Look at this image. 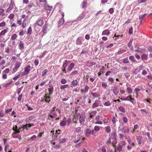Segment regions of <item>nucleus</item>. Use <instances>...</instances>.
<instances>
[{
  "label": "nucleus",
  "mask_w": 152,
  "mask_h": 152,
  "mask_svg": "<svg viewBox=\"0 0 152 152\" xmlns=\"http://www.w3.org/2000/svg\"><path fill=\"white\" fill-rule=\"evenodd\" d=\"M55 107H53L52 109L51 110L50 113L49 114V116L51 118H53L56 115V113L55 111Z\"/></svg>",
  "instance_id": "1"
},
{
  "label": "nucleus",
  "mask_w": 152,
  "mask_h": 152,
  "mask_svg": "<svg viewBox=\"0 0 152 152\" xmlns=\"http://www.w3.org/2000/svg\"><path fill=\"white\" fill-rule=\"evenodd\" d=\"M31 67L30 65H28L26 67L22 75H27L28 74L30 70Z\"/></svg>",
  "instance_id": "2"
},
{
  "label": "nucleus",
  "mask_w": 152,
  "mask_h": 152,
  "mask_svg": "<svg viewBox=\"0 0 152 152\" xmlns=\"http://www.w3.org/2000/svg\"><path fill=\"white\" fill-rule=\"evenodd\" d=\"M86 118V116L84 114H81L79 118V121L81 124H83L85 121V119Z\"/></svg>",
  "instance_id": "3"
},
{
  "label": "nucleus",
  "mask_w": 152,
  "mask_h": 152,
  "mask_svg": "<svg viewBox=\"0 0 152 152\" xmlns=\"http://www.w3.org/2000/svg\"><path fill=\"white\" fill-rule=\"evenodd\" d=\"M143 65H141L137 67L134 71V73L135 74L139 72L140 71L142 70L143 68Z\"/></svg>",
  "instance_id": "4"
},
{
  "label": "nucleus",
  "mask_w": 152,
  "mask_h": 152,
  "mask_svg": "<svg viewBox=\"0 0 152 152\" xmlns=\"http://www.w3.org/2000/svg\"><path fill=\"white\" fill-rule=\"evenodd\" d=\"M21 64L19 62H18L16 63L15 67L13 69V70L14 72H15L20 66Z\"/></svg>",
  "instance_id": "5"
},
{
  "label": "nucleus",
  "mask_w": 152,
  "mask_h": 152,
  "mask_svg": "<svg viewBox=\"0 0 152 152\" xmlns=\"http://www.w3.org/2000/svg\"><path fill=\"white\" fill-rule=\"evenodd\" d=\"M125 101H130L132 103L134 102V98H132L131 95H129L125 98Z\"/></svg>",
  "instance_id": "6"
},
{
  "label": "nucleus",
  "mask_w": 152,
  "mask_h": 152,
  "mask_svg": "<svg viewBox=\"0 0 152 152\" xmlns=\"http://www.w3.org/2000/svg\"><path fill=\"white\" fill-rule=\"evenodd\" d=\"M125 138L127 140V141H128V143L130 145H132V146H134V143L131 141V138L130 137L126 136Z\"/></svg>",
  "instance_id": "7"
},
{
  "label": "nucleus",
  "mask_w": 152,
  "mask_h": 152,
  "mask_svg": "<svg viewBox=\"0 0 152 152\" xmlns=\"http://www.w3.org/2000/svg\"><path fill=\"white\" fill-rule=\"evenodd\" d=\"M89 87L87 85H86L83 89H81V92L82 93H86L88 91Z\"/></svg>",
  "instance_id": "8"
},
{
  "label": "nucleus",
  "mask_w": 152,
  "mask_h": 152,
  "mask_svg": "<svg viewBox=\"0 0 152 152\" xmlns=\"http://www.w3.org/2000/svg\"><path fill=\"white\" fill-rule=\"evenodd\" d=\"M44 23L43 21L40 19H38L36 22V24L39 26H41Z\"/></svg>",
  "instance_id": "9"
},
{
  "label": "nucleus",
  "mask_w": 152,
  "mask_h": 152,
  "mask_svg": "<svg viewBox=\"0 0 152 152\" xmlns=\"http://www.w3.org/2000/svg\"><path fill=\"white\" fill-rule=\"evenodd\" d=\"M24 43L22 41H20L19 43V48L21 50L24 49Z\"/></svg>",
  "instance_id": "10"
},
{
  "label": "nucleus",
  "mask_w": 152,
  "mask_h": 152,
  "mask_svg": "<svg viewBox=\"0 0 152 152\" xmlns=\"http://www.w3.org/2000/svg\"><path fill=\"white\" fill-rule=\"evenodd\" d=\"M49 96V95L48 96H47V94H46L44 96L45 101L48 103H49L50 101L51 97Z\"/></svg>",
  "instance_id": "11"
},
{
  "label": "nucleus",
  "mask_w": 152,
  "mask_h": 152,
  "mask_svg": "<svg viewBox=\"0 0 152 152\" xmlns=\"http://www.w3.org/2000/svg\"><path fill=\"white\" fill-rule=\"evenodd\" d=\"M113 91L114 94L116 95H117L119 93V90L118 88L116 86H115L113 88Z\"/></svg>",
  "instance_id": "12"
},
{
  "label": "nucleus",
  "mask_w": 152,
  "mask_h": 152,
  "mask_svg": "<svg viewBox=\"0 0 152 152\" xmlns=\"http://www.w3.org/2000/svg\"><path fill=\"white\" fill-rule=\"evenodd\" d=\"M82 39L81 38L78 37L76 40V44L77 45H81L82 44Z\"/></svg>",
  "instance_id": "13"
},
{
  "label": "nucleus",
  "mask_w": 152,
  "mask_h": 152,
  "mask_svg": "<svg viewBox=\"0 0 152 152\" xmlns=\"http://www.w3.org/2000/svg\"><path fill=\"white\" fill-rule=\"evenodd\" d=\"M113 138L114 139V141L113 142L112 144L113 146L115 147V146L116 143L117 142V140L116 139V136L115 133H114V137Z\"/></svg>",
  "instance_id": "14"
},
{
  "label": "nucleus",
  "mask_w": 152,
  "mask_h": 152,
  "mask_svg": "<svg viewBox=\"0 0 152 152\" xmlns=\"http://www.w3.org/2000/svg\"><path fill=\"white\" fill-rule=\"evenodd\" d=\"M110 34L109 30L108 29L104 30L102 33V35H108Z\"/></svg>",
  "instance_id": "15"
},
{
  "label": "nucleus",
  "mask_w": 152,
  "mask_h": 152,
  "mask_svg": "<svg viewBox=\"0 0 152 152\" xmlns=\"http://www.w3.org/2000/svg\"><path fill=\"white\" fill-rule=\"evenodd\" d=\"M96 113L97 112L96 111H93L89 113V115H90L89 118H92L94 116H95Z\"/></svg>",
  "instance_id": "16"
},
{
  "label": "nucleus",
  "mask_w": 152,
  "mask_h": 152,
  "mask_svg": "<svg viewBox=\"0 0 152 152\" xmlns=\"http://www.w3.org/2000/svg\"><path fill=\"white\" fill-rule=\"evenodd\" d=\"M91 130L89 129H87L86 131V135L87 137H89L91 134Z\"/></svg>",
  "instance_id": "17"
},
{
  "label": "nucleus",
  "mask_w": 152,
  "mask_h": 152,
  "mask_svg": "<svg viewBox=\"0 0 152 152\" xmlns=\"http://www.w3.org/2000/svg\"><path fill=\"white\" fill-rule=\"evenodd\" d=\"M53 89V86H49V88H48V90L49 91L48 95H50L52 94Z\"/></svg>",
  "instance_id": "18"
},
{
  "label": "nucleus",
  "mask_w": 152,
  "mask_h": 152,
  "mask_svg": "<svg viewBox=\"0 0 152 152\" xmlns=\"http://www.w3.org/2000/svg\"><path fill=\"white\" fill-rule=\"evenodd\" d=\"M91 94L94 97H98L100 95L99 93L98 92H96L95 93H93L91 92Z\"/></svg>",
  "instance_id": "19"
},
{
  "label": "nucleus",
  "mask_w": 152,
  "mask_h": 152,
  "mask_svg": "<svg viewBox=\"0 0 152 152\" xmlns=\"http://www.w3.org/2000/svg\"><path fill=\"white\" fill-rule=\"evenodd\" d=\"M34 118V117L33 116H31L30 117L27 118L26 119V123H29L30 121L33 119Z\"/></svg>",
  "instance_id": "20"
},
{
  "label": "nucleus",
  "mask_w": 152,
  "mask_h": 152,
  "mask_svg": "<svg viewBox=\"0 0 152 152\" xmlns=\"http://www.w3.org/2000/svg\"><path fill=\"white\" fill-rule=\"evenodd\" d=\"M48 25L46 24H45L43 27L42 32L44 34L47 33V28Z\"/></svg>",
  "instance_id": "21"
},
{
  "label": "nucleus",
  "mask_w": 152,
  "mask_h": 152,
  "mask_svg": "<svg viewBox=\"0 0 152 152\" xmlns=\"http://www.w3.org/2000/svg\"><path fill=\"white\" fill-rule=\"evenodd\" d=\"M98 100H95L94 103L92 105V107L93 108H94L99 106V103H98Z\"/></svg>",
  "instance_id": "22"
},
{
  "label": "nucleus",
  "mask_w": 152,
  "mask_h": 152,
  "mask_svg": "<svg viewBox=\"0 0 152 152\" xmlns=\"http://www.w3.org/2000/svg\"><path fill=\"white\" fill-rule=\"evenodd\" d=\"M85 14L84 12H83L78 17L77 19L78 20H80L83 18L85 17Z\"/></svg>",
  "instance_id": "23"
},
{
  "label": "nucleus",
  "mask_w": 152,
  "mask_h": 152,
  "mask_svg": "<svg viewBox=\"0 0 152 152\" xmlns=\"http://www.w3.org/2000/svg\"><path fill=\"white\" fill-rule=\"evenodd\" d=\"M64 23V18H61V19H60L59 21H58V26H61Z\"/></svg>",
  "instance_id": "24"
},
{
  "label": "nucleus",
  "mask_w": 152,
  "mask_h": 152,
  "mask_svg": "<svg viewBox=\"0 0 152 152\" xmlns=\"http://www.w3.org/2000/svg\"><path fill=\"white\" fill-rule=\"evenodd\" d=\"M75 64L73 63H71L69 65L68 67V70L69 71H71L72 69V68L74 67Z\"/></svg>",
  "instance_id": "25"
},
{
  "label": "nucleus",
  "mask_w": 152,
  "mask_h": 152,
  "mask_svg": "<svg viewBox=\"0 0 152 152\" xmlns=\"http://www.w3.org/2000/svg\"><path fill=\"white\" fill-rule=\"evenodd\" d=\"M104 129L108 133H110L111 131V128L110 126H106L104 127Z\"/></svg>",
  "instance_id": "26"
},
{
  "label": "nucleus",
  "mask_w": 152,
  "mask_h": 152,
  "mask_svg": "<svg viewBox=\"0 0 152 152\" xmlns=\"http://www.w3.org/2000/svg\"><path fill=\"white\" fill-rule=\"evenodd\" d=\"M102 87L105 89H106L108 86L107 83L104 82H102Z\"/></svg>",
  "instance_id": "27"
},
{
  "label": "nucleus",
  "mask_w": 152,
  "mask_h": 152,
  "mask_svg": "<svg viewBox=\"0 0 152 152\" xmlns=\"http://www.w3.org/2000/svg\"><path fill=\"white\" fill-rule=\"evenodd\" d=\"M65 121L66 123V125H67L68 126H69L70 125L72 121V120L70 118H68L67 120H65Z\"/></svg>",
  "instance_id": "28"
},
{
  "label": "nucleus",
  "mask_w": 152,
  "mask_h": 152,
  "mask_svg": "<svg viewBox=\"0 0 152 152\" xmlns=\"http://www.w3.org/2000/svg\"><path fill=\"white\" fill-rule=\"evenodd\" d=\"M142 138V137L140 136L137 137V140L139 144H141Z\"/></svg>",
  "instance_id": "29"
},
{
  "label": "nucleus",
  "mask_w": 152,
  "mask_h": 152,
  "mask_svg": "<svg viewBox=\"0 0 152 152\" xmlns=\"http://www.w3.org/2000/svg\"><path fill=\"white\" fill-rule=\"evenodd\" d=\"M75 132L77 133H80L82 132L81 128L80 127L77 128L75 130Z\"/></svg>",
  "instance_id": "30"
},
{
  "label": "nucleus",
  "mask_w": 152,
  "mask_h": 152,
  "mask_svg": "<svg viewBox=\"0 0 152 152\" xmlns=\"http://www.w3.org/2000/svg\"><path fill=\"white\" fill-rule=\"evenodd\" d=\"M7 31V30L6 29H4L2 30L0 33V36H4L5 35V33Z\"/></svg>",
  "instance_id": "31"
},
{
  "label": "nucleus",
  "mask_w": 152,
  "mask_h": 152,
  "mask_svg": "<svg viewBox=\"0 0 152 152\" xmlns=\"http://www.w3.org/2000/svg\"><path fill=\"white\" fill-rule=\"evenodd\" d=\"M77 137L76 139H75L74 141V142L75 143H77L79 141L81 138V137L79 135H77Z\"/></svg>",
  "instance_id": "32"
},
{
  "label": "nucleus",
  "mask_w": 152,
  "mask_h": 152,
  "mask_svg": "<svg viewBox=\"0 0 152 152\" xmlns=\"http://www.w3.org/2000/svg\"><path fill=\"white\" fill-rule=\"evenodd\" d=\"M126 92L129 94H130L132 92V90L130 87L127 88Z\"/></svg>",
  "instance_id": "33"
},
{
  "label": "nucleus",
  "mask_w": 152,
  "mask_h": 152,
  "mask_svg": "<svg viewBox=\"0 0 152 152\" xmlns=\"http://www.w3.org/2000/svg\"><path fill=\"white\" fill-rule=\"evenodd\" d=\"M77 83L78 81L77 80H74L72 82V85L73 86H77Z\"/></svg>",
  "instance_id": "34"
},
{
  "label": "nucleus",
  "mask_w": 152,
  "mask_h": 152,
  "mask_svg": "<svg viewBox=\"0 0 152 152\" xmlns=\"http://www.w3.org/2000/svg\"><path fill=\"white\" fill-rule=\"evenodd\" d=\"M125 51H126V50H122L118 51V52L116 53L115 54L116 55L118 56V55L123 53L125 52Z\"/></svg>",
  "instance_id": "35"
},
{
  "label": "nucleus",
  "mask_w": 152,
  "mask_h": 152,
  "mask_svg": "<svg viewBox=\"0 0 152 152\" xmlns=\"http://www.w3.org/2000/svg\"><path fill=\"white\" fill-rule=\"evenodd\" d=\"M69 63V62L66 61V60L65 62L64 63L62 67L64 69H65L67 66V65L68 64V63Z\"/></svg>",
  "instance_id": "36"
},
{
  "label": "nucleus",
  "mask_w": 152,
  "mask_h": 152,
  "mask_svg": "<svg viewBox=\"0 0 152 152\" xmlns=\"http://www.w3.org/2000/svg\"><path fill=\"white\" fill-rule=\"evenodd\" d=\"M65 119H64V120L60 123V125L61 126H64L66 124V123L65 121Z\"/></svg>",
  "instance_id": "37"
},
{
  "label": "nucleus",
  "mask_w": 152,
  "mask_h": 152,
  "mask_svg": "<svg viewBox=\"0 0 152 152\" xmlns=\"http://www.w3.org/2000/svg\"><path fill=\"white\" fill-rule=\"evenodd\" d=\"M14 6L15 3L14 2L12 1H11L9 6V7H10V8L12 9L14 7Z\"/></svg>",
  "instance_id": "38"
},
{
  "label": "nucleus",
  "mask_w": 152,
  "mask_h": 152,
  "mask_svg": "<svg viewBox=\"0 0 152 152\" xmlns=\"http://www.w3.org/2000/svg\"><path fill=\"white\" fill-rule=\"evenodd\" d=\"M147 55L146 54H143L141 56V58L142 60H147Z\"/></svg>",
  "instance_id": "39"
},
{
  "label": "nucleus",
  "mask_w": 152,
  "mask_h": 152,
  "mask_svg": "<svg viewBox=\"0 0 152 152\" xmlns=\"http://www.w3.org/2000/svg\"><path fill=\"white\" fill-rule=\"evenodd\" d=\"M122 146L120 145H118L117 148V150L119 152H120L122 150Z\"/></svg>",
  "instance_id": "40"
},
{
  "label": "nucleus",
  "mask_w": 152,
  "mask_h": 152,
  "mask_svg": "<svg viewBox=\"0 0 152 152\" xmlns=\"http://www.w3.org/2000/svg\"><path fill=\"white\" fill-rule=\"evenodd\" d=\"M68 84H66L62 85L60 87V89L61 90H63L65 88H67L68 87Z\"/></svg>",
  "instance_id": "41"
},
{
  "label": "nucleus",
  "mask_w": 152,
  "mask_h": 152,
  "mask_svg": "<svg viewBox=\"0 0 152 152\" xmlns=\"http://www.w3.org/2000/svg\"><path fill=\"white\" fill-rule=\"evenodd\" d=\"M22 76L23 75H22V74H19L17 76H15L14 77L13 79L15 80H17L18 78Z\"/></svg>",
  "instance_id": "42"
},
{
  "label": "nucleus",
  "mask_w": 152,
  "mask_h": 152,
  "mask_svg": "<svg viewBox=\"0 0 152 152\" xmlns=\"http://www.w3.org/2000/svg\"><path fill=\"white\" fill-rule=\"evenodd\" d=\"M22 128L23 129V130L24 129H26V130H28V126L26 125V124L25 125H23L22 127L20 128V129H21Z\"/></svg>",
  "instance_id": "43"
},
{
  "label": "nucleus",
  "mask_w": 152,
  "mask_h": 152,
  "mask_svg": "<svg viewBox=\"0 0 152 152\" xmlns=\"http://www.w3.org/2000/svg\"><path fill=\"white\" fill-rule=\"evenodd\" d=\"M103 104L105 106H110L111 105V103L109 101H108L104 103Z\"/></svg>",
  "instance_id": "44"
},
{
  "label": "nucleus",
  "mask_w": 152,
  "mask_h": 152,
  "mask_svg": "<svg viewBox=\"0 0 152 152\" xmlns=\"http://www.w3.org/2000/svg\"><path fill=\"white\" fill-rule=\"evenodd\" d=\"M32 29L31 27H29L27 33L28 34H31L32 32Z\"/></svg>",
  "instance_id": "45"
},
{
  "label": "nucleus",
  "mask_w": 152,
  "mask_h": 152,
  "mask_svg": "<svg viewBox=\"0 0 152 152\" xmlns=\"http://www.w3.org/2000/svg\"><path fill=\"white\" fill-rule=\"evenodd\" d=\"M12 136L14 138H17L18 136L19 135V134L14 132L13 133H12Z\"/></svg>",
  "instance_id": "46"
},
{
  "label": "nucleus",
  "mask_w": 152,
  "mask_h": 152,
  "mask_svg": "<svg viewBox=\"0 0 152 152\" xmlns=\"http://www.w3.org/2000/svg\"><path fill=\"white\" fill-rule=\"evenodd\" d=\"M48 72V70L47 69L44 70L42 72V76H44Z\"/></svg>",
  "instance_id": "47"
},
{
  "label": "nucleus",
  "mask_w": 152,
  "mask_h": 152,
  "mask_svg": "<svg viewBox=\"0 0 152 152\" xmlns=\"http://www.w3.org/2000/svg\"><path fill=\"white\" fill-rule=\"evenodd\" d=\"M10 72V70L9 68H6L2 72V73H5V74L8 73Z\"/></svg>",
  "instance_id": "48"
},
{
  "label": "nucleus",
  "mask_w": 152,
  "mask_h": 152,
  "mask_svg": "<svg viewBox=\"0 0 152 152\" xmlns=\"http://www.w3.org/2000/svg\"><path fill=\"white\" fill-rule=\"evenodd\" d=\"M17 37V35L16 34H15L12 35L11 37V39L13 40L15 39Z\"/></svg>",
  "instance_id": "49"
},
{
  "label": "nucleus",
  "mask_w": 152,
  "mask_h": 152,
  "mask_svg": "<svg viewBox=\"0 0 152 152\" xmlns=\"http://www.w3.org/2000/svg\"><path fill=\"white\" fill-rule=\"evenodd\" d=\"M94 130L96 131H98L100 130V127L97 126H95L94 128Z\"/></svg>",
  "instance_id": "50"
},
{
  "label": "nucleus",
  "mask_w": 152,
  "mask_h": 152,
  "mask_svg": "<svg viewBox=\"0 0 152 152\" xmlns=\"http://www.w3.org/2000/svg\"><path fill=\"white\" fill-rule=\"evenodd\" d=\"M86 4L87 2L85 1H83L82 4V8H84L86 6Z\"/></svg>",
  "instance_id": "51"
},
{
  "label": "nucleus",
  "mask_w": 152,
  "mask_h": 152,
  "mask_svg": "<svg viewBox=\"0 0 152 152\" xmlns=\"http://www.w3.org/2000/svg\"><path fill=\"white\" fill-rule=\"evenodd\" d=\"M120 145L123 146H125L126 145V142L124 141H121L119 142Z\"/></svg>",
  "instance_id": "52"
},
{
  "label": "nucleus",
  "mask_w": 152,
  "mask_h": 152,
  "mask_svg": "<svg viewBox=\"0 0 152 152\" xmlns=\"http://www.w3.org/2000/svg\"><path fill=\"white\" fill-rule=\"evenodd\" d=\"M14 17V15L13 14H11L8 17V18L10 19H13Z\"/></svg>",
  "instance_id": "53"
},
{
  "label": "nucleus",
  "mask_w": 152,
  "mask_h": 152,
  "mask_svg": "<svg viewBox=\"0 0 152 152\" xmlns=\"http://www.w3.org/2000/svg\"><path fill=\"white\" fill-rule=\"evenodd\" d=\"M118 109L121 112H123L124 113L125 112V109L123 107H120L118 108Z\"/></svg>",
  "instance_id": "54"
},
{
  "label": "nucleus",
  "mask_w": 152,
  "mask_h": 152,
  "mask_svg": "<svg viewBox=\"0 0 152 152\" xmlns=\"http://www.w3.org/2000/svg\"><path fill=\"white\" fill-rule=\"evenodd\" d=\"M6 23L5 22L3 21L0 23V27H2L6 25Z\"/></svg>",
  "instance_id": "55"
},
{
  "label": "nucleus",
  "mask_w": 152,
  "mask_h": 152,
  "mask_svg": "<svg viewBox=\"0 0 152 152\" xmlns=\"http://www.w3.org/2000/svg\"><path fill=\"white\" fill-rule=\"evenodd\" d=\"M46 9L47 10L50 11L52 9V7L48 6L46 7Z\"/></svg>",
  "instance_id": "56"
},
{
  "label": "nucleus",
  "mask_w": 152,
  "mask_h": 152,
  "mask_svg": "<svg viewBox=\"0 0 152 152\" xmlns=\"http://www.w3.org/2000/svg\"><path fill=\"white\" fill-rule=\"evenodd\" d=\"M25 106L27 107L28 110H33V108L31 107L30 106L28 105L27 104H25Z\"/></svg>",
  "instance_id": "57"
},
{
  "label": "nucleus",
  "mask_w": 152,
  "mask_h": 152,
  "mask_svg": "<svg viewBox=\"0 0 152 152\" xmlns=\"http://www.w3.org/2000/svg\"><path fill=\"white\" fill-rule=\"evenodd\" d=\"M123 132L124 133H126V132L128 133L129 132V129L128 128L126 129H123Z\"/></svg>",
  "instance_id": "58"
},
{
  "label": "nucleus",
  "mask_w": 152,
  "mask_h": 152,
  "mask_svg": "<svg viewBox=\"0 0 152 152\" xmlns=\"http://www.w3.org/2000/svg\"><path fill=\"white\" fill-rule=\"evenodd\" d=\"M12 83H13V81H11L10 82L7 83L5 84V86L6 87H7L9 86L11 84H12Z\"/></svg>",
  "instance_id": "59"
},
{
  "label": "nucleus",
  "mask_w": 152,
  "mask_h": 152,
  "mask_svg": "<svg viewBox=\"0 0 152 152\" xmlns=\"http://www.w3.org/2000/svg\"><path fill=\"white\" fill-rule=\"evenodd\" d=\"M61 82L62 84H64L66 83L67 81L65 79H62L61 80Z\"/></svg>",
  "instance_id": "60"
},
{
  "label": "nucleus",
  "mask_w": 152,
  "mask_h": 152,
  "mask_svg": "<svg viewBox=\"0 0 152 152\" xmlns=\"http://www.w3.org/2000/svg\"><path fill=\"white\" fill-rule=\"evenodd\" d=\"M105 71L106 69L105 66H102V68L100 69V72L102 73H104L105 72Z\"/></svg>",
  "instance_id": "61"
},
{
  "label": "nucleus",
  "mask_w": 152,
  "mask_h": 152,
  "mask_svg": "<svg viewBox=\"0 0 152 152\" xmlns=\"http://www.w3.org/2000/svg\"><path fill=\"white\" fill-rule=\"evenodd\" d=\"M4 10L3 9L0 8V15H2V16H3L4 15V14L3 13L4 12Z\"/></svg>",
  "instance_id": "62"
},
{
  "label": "nucleus",
  "mask_w": 152,
  "mask_h": 152,
  "mask_svg": "<svg viewBox=\"0 0 152 152\" xmlns=\"http://www.w3.org/2000/svg\"><path fill=\"white\" fill-rule=\"evenodd\" d=\"M107 145H109L111 144V140L110 138H109L107 140Z\"/></svg>",
  "instance_id": "63"
},
{
  "label": "nucleus",
  "mask_w": 152,
  "mask_h": 152,
  "mask_svg": "<svg viewBox=\"0 0 152 152\" xmlns=\"http://www.w3.org/2000/svg\"><path fill=\"white\" fill-rule=\"evenodd\" d=\"M93 65V63L91 62H88L86 63V65L88 66H91Z\"/></svg>",
  "instance_id": "64"
}]
</instances>
